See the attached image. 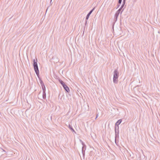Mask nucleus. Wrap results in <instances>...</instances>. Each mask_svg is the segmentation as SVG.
<instances>
[{
	"instance_id": "nucleus-8",
	"label": "nucleus",
	"mask_w": 160,
	"mask_h": 160,
	"mask_svg": "<svg viewBox=\"0 0 160 160\" xmlns=\"http://www.w3.org/2000/svg\"><path fill=\"white\" fill-rule=\"evenodd\" d=\"M122 120L120 119L118 120L116 123L115 126H118L122 122Z\"/></svg>"
},
{
	"instance_id": "nucleus-4",
	"label": "nucleus",
	"mask_w": 160,
	"mask_h": 160,
	"mask_svg": "<svg viewBox=\"0 0 160 160\" xmlns=\"http://www.w3.org/2000/svg\"><path fill=\"white\" fill-rule=\"evenodd\" d=\"M115 142L116 144L117 145L116 141V139L118 138H119V130L115 129Z\"/></svg>"
},
{
	"instance_id": "nucleus-12",
	"label": "nucleus",
	"mask_w": 160,
	"mask_h": 160,
	"mask_svg": "<svg viewBox=\"0 0 160 160\" xmlns=\"http://www.w3.org/2000/svg\"><path fill=\"white\" fill-rule=\"evenodd\" d=\"M42 92H45L46 91V89H45V86H43L42 87Z\"/></svg>"
},
{
	"instance_id": "nucleus-9",
	"label": "nucleus",
	"mask_w": 160,
	"mask_h": 160,
	"mask_svg": "<svg viewBox=\"0 0 160 160\" xmlns=\"http://www.w3.org/2000/svg\"><path fill=\"white\" fill-rule=\"evenodd\" d=\"M68 128L71 130L72 132H74L75 133H76L75 131V130L73 129V128H72V126L71 125L69 124Z\"/></svg>"
},
{
	"instance_id": "nucleus-7",
	"label": "nucleus",
	"mask_w": 160,
	"mask_h": 160,
	"mask_svg": "<svg viewBox=\"0 0 160 160\" xmlns=\"http://www.w3.org/2000/svg\"><path fill=\"white\" fill-rule=\"evenodd\" d=\"M63 87L67 92H69V89L66 84L65 85V86H63Z\"/></svg>"
},
{
	"instance_id": "nucleus-20",
	"label": "nucleus",
	"mask_w": 160,
	"mask_h": 160,
	"mask_svg": "<svg viewBox=\"0 0 160 160\" xmlns=\"http://www.w3.org/2000/svg\"><path fill=\"white\" fill-rule=\"evenodd\" d=\"M98 114H97L96 118H95V119H97V118H98Z\"/></svg>"
},
{
	"instance_id": "nucleus-13",
	"label": "nucleus",
	"mask_w": 160,
	"mask_h": 160,
	"mask_svg": "<svg viewBox=\"0 0 160 160\" xmlns=\"http://www.w3.org/2000/svg\"><path fill=\"white\" fill-rule=\"evenodd\" d=\"M123 7H124V6H123L122 5L121 7H120V8L117 11H119V13H120L121 9L123 8Z\"/></svg>"
},
{
	"instance_id": "nucleus-11",
	"label": "nucleus",
	"mask_w": 160,
	"mask_h": 160,
	"mask_svg": "<svg viewBox=\"0 0 160 160\" xmlns=\"http://www.w3.org/2000/svg\"><path fill=\"white\" fill-rule=\"evenodd\" d=\"M42 98L43 99L46 98V93L45 92H43Z\"/></svg>"
},
{
	"instance_id": "nucleus-16",
	"label": "nucleus",
	"mask_w": 160,
	"mask_h": 160,
	"mask_svg": "<svg viewBox=\"0 0 160 160\" xmlns=\"http://www.w3.org/2000/svg\"><path fill=\"white\" fill-rule=\"evenodd\" d=\"M82 144V145H83V146H84L86 145L84 143V142L81 140H80Z\"/></svg>"
},
{
	"instance_id": "nucleus-14",
	"label": "nucleus",
	"mask_w": 160,
	"mask_h": 160,
	"mask_svg": "<svg viewBox=\"0 0 160 160\" xmlns=\"http://www.w3.org/2000/svg\"><path fill=\"white\" fill-rule=\"evenodd\" d=\"M38 77V78H39V80L40 81V84L41 83L43 82V81L40 78H39V76Z\"/></svg>"
},
{
	"instance_id": "nucleus-15",
	"label": "nucleus",
	"mask_w": 160,
	"mask_h": 160,
	"mask_svg": "<svg viewBox=\"0 0 160 160\" xmlns=\"http://www.w3.org/2000/svg\"><path fill=\"white\" fill-rule=\"evenodd\" d=\"M125 2H126V0H123L122 4V5L123 6H124V4L125 3Z\"/></svg>"
},
{
	"instance_id": "nucleus-10",
	"label": "nucleus",
	"mask_w": 160,
	"mask_h": 160,
	"mask_svg": "<svg viewBox=\"0 0 160 160\" xmlns=\"http://www.w3.org/2000/svg\"><path fill=\"white\" fill-rule=\"evenodd\" d=\"M59 81L60 83L62 85L63 87V86H65V85H66V84H65L64 82H63L61 80H59Z\"/></svg>"
},
{
	"instance_id": "nucleus-1",
	"label": "nucleus",
	"mask_w": 160,
	"mask_h": 160,
	"mask_svg": "<svg viewBox=\"0 0 160 160\" xmlns=\"http://www.w3.org/2000/svg\"><path fill=\"white\" fill-rule=\"evenodd\" d=\"M37 59L36 58V60L35 59L33 60V66L34 70L37 76L38 77L39 75V71L37 64Z\"/></svg>"
},
{
	"instance_id": "nucleus-3",
	"label": "nucleus",
	"mask_w": 160,
	"mask_h": 160,
	"mask_svg": "<svg viewBox=\"0 0 160 160\" xmlns=\"http://www.w3.org/2000/svg\"><path fill=\"white\" fill-rule=\"evenodd\" d=\"M94 9H95V8H93V9H92V10H91L89 11V13L87 15V16L86 18V20H85V25H86L87 24V20L88 19L90 15H91V14L92 13V12L94 10Z\"/></svg>"
},
{
	"instance_id": "nucleus-6",
	"label": "nucleus",
	"mask_w": 160,
	"mask_h": 160,
	"mask_svg": "<svg viewBox=\"0 0 160 160\" xmlns=\"http://www.w3.org/2000/svg\"><path fill=\"white\" fill-rule=\"evenodd\" d=\"M119 11H117L116 12L115 15H114V21L115 22H116V21L117 20L118 18V15H119Z\"/></svg>"
},
{
	"instance_id": "nucleus-5",
	"label": "nucleus",
	"mask_w": 160,
	"mask_h": 160,
	"mask_svg": "<svg viewBox=\"0 0 160 160\" xmlns=\"http://www.w3.org/2000/svg\"><path fill=\"white\" fill-rule=\"evenodd\" d=\"M86 149V146L85 145L84 146H83L82 147V154L83 155V159H84L85 158V151Z\"/></svg>"
},
{
	"instance_id": "nucleus-18",
	"label": "nucleus",
	"mask_w": 160,
	"mask_h": 160,
	"mask_svg": "<svg viewBox=\"0 0 160 160\" xmlns=\"http://www.w3.org/2000/svg\"><path fill=\"white\" fill-rule=\"evenodd\" d=\"M122 2V0H118V3L119 4H120Z\"/></svg>"
},
{
	"instance_id": "nucleus-2",
	"label": "nucleus",
	"mask_w": 160,
	"mask_h": 160,
	"mask_svg": "<svg viewBox=\"0 0 160 160\" xmlns=\"http://www.w3.org/2000/svg\"><path fill=\"white\" fill-rule=\"evenodd\" d=\"M119 77V72L117 69H116L114 71L113 77V82L114 83H117L118 82V78Z\"/></svg>"
},
{
	"instance_id": "nucleus-22",
	"label": "nucleus",
	"mask_w": 160,
	"mask_h": 160,
	"mask_svg": "<svg viewBox=\"0 0 160 160\" xmlns=\"http://www.w3.org/2000/svg\"><path fill=\"white\" fill-rule=\"evenodd\" d=\"M52 0H51V1H50V4H52Z\"/></svg>"
},
{
	"instance_id": "nucleus-24",
	"label": "nucleus",
	"mask_w": 160,
	"mask_h": 160,
	"mask_svg": "<svg viewBox=\"0 0 160 160\" xmlns=\"http://www.w3.org/2000/svg\"><path fill=\"white\" fill-rule=\"evenodd\" d=\"M3 150V151H4V152H6L4 150Z\"/></svg>"
},
{
	"instance_id": "nucleus-23",
	"label": "nucleus",
	"mask_w": 160,
	"mask_h": 160,
	"mask_svg": "<svg viewBox=\"0 0 160 160\" xmlns=\"http://www.w3.org/2000/svg\"><path fill=\"white\" fill-rule=\"evenodd\" d=\"M123 9H124L122 10V11L121 12V13H122V12L123 11Z\"/></svg>"
},
{
	"instance_id": "nucleus-21",
	"label": "nucleus",
	"mask_w": 160,
	"mask_h": 160,
	"mask_svg": "<svg viewBox=\"0 0 160 160\" xmlns=\"http://www.w3.org/2000/svg\"><path fill=\"white\" fill-rule=\"evenodd\" d=\"M119 6H120V5H118V7H117V8H118L119 7Z\"/></svg>"
},
{
	"instance_id": "nucleus-19",
	"label": "nucleus",
	"mask_w": 160,
	"mask_h": 160,
	"mask_svg": "<svg viewBox=\"0 0 160 160\" xmlns=\"http://www.w3.org/2000/svg\"><path fill=\"white\" fill-rule=\"evenodd\" d=\"M40 84L42 87L45 86L43 82L41 83Z\"/></svg>"
},
{
	"instance_id": "nucleus-17",
	"label": "nucleus",
	"mask_w": 160,
	"mask_h": 160,
	"mask_svg": "<svg viewBox=\"0 0 160 160\" xmlns=\"http://www.w3.org/2000/svg\"><path fill=\"white\" fill-rule=\"evenodd\" d=\"M119 126H116L115 129L119 130Z\"/></svg>"
}]
</instances>
